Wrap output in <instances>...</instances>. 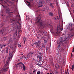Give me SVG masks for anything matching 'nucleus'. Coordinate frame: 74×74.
Wrapping results in <instances>:
<instances>
[{"label":"nucleus","instance_id":"13d9d810","mask_svg":"<svg viewBox=\"0 0 74 74\" xmlns=\"http://www.w3.org/2000/svg\"><path fill=\"white\" fill-rule=\"evenodd\" d=\"M55 19H56V18H55Z\"/></svg>","mask_w":74,"mask_h":74},{"label":"nucleus","instance_id":"b1692460","mask_svg":"<svg viewBox=\"0 0 74 74\" xmlns=\"http://www.w3.org/2000/svg\"><path fill=\"white\" fill-rule=\"evenodd\" d=\"M37 65H38V66H41V65H42V64H39L38 63H37Z\"/></svg>","mask_w":74,"mask_h":74},{"label":"nucleus","instance_id":"412c9836","mask_svg":"<svg viewBox=\"0 0 74 74\" xmlns=\"http://www.w3.org/2000/svg\"><path fill=\"white\" fill-rule=\"evenodd\" d=\"M74 34H73V35H71V36H70V37H69V36H68V37H69V39L70 38H72V37H73V36H74Z\"/></svg>","mask_w":74,"mask_h":74},{"label":"nucleus","instance_id":"f3484780","mask_svg":"<svg viewBox=\"0 0 74 74\" xmlns=\"http://www.w3.org/2000/svg\"><path fill=\"white\" fill-rule=\"evenodd\" d=\"M11 42H12V40L11 39H10L8 41V43L9 44H10Z\"/></svg>","mask_w":74,"mask_h":74},{"label":"nucleus","instance_id":"37998d69","mask_svg":"<svg viewBox=\"0 0 74 74\" xmlns=\"http://www.w3.org/2000/svg\"><path fill=\"white\" fill-rule=\"evenodd\" d=\"M28 5L29 6H30V3L28 4Z\"/></svg>","mask_w":74,"mask_h":74},{"label":"nucleus","instance_id":"bf43d9fd","mask_svg":"<svg viewBox=\"0 0 74 74\" xmlns=\"http://www.w3.org/2000/svg\"><path fill=\"white\" fill-rule=\"evenodd\" d=\"M51 26H52V25H51Z\"/></svg>","mask_w":74,"mask_h":74},{"label":"nucleus","instance_id":"680f3d73","mask_svg":"<svg viewBox=\"0 0 74 74\" xmlns=\"http://www.w3.org/2000/svg\"><path fill=\"white\" fill-rule=\"evenodd\" d=\"M31 23H32V22H31Z\"/></svg>","mask_w":74,"mask_h":74},{"label":"nucleus","instance_id":"9d476101","mask_svg":"<svg viewBox=\"0 0 74 74\" xmlns=\"http://www.w3.org/2000/svg\"><path fill=\"white\" fill-rule=\"evenodd\" d=\"M33 53H29V54H28L27 56H26L25 57V59H28L29 58H30L32 57L33 56Z\"/></svg>","mask_w":74,"mask_h":74},{"label":"nucleus","instance_id":"2eb2a0df","mask_svg":"<svg viewBox=\"0 0 74 74\" xmlns=\"http://www.w3.org/2000/svg\"><path fill=\"white\" fill-rule=\"evenodd\" d=\"M19 20L20 21H21V20H20V19H18V20H17L16 21V22L17 23H18V25H21V24H20V23H19Z\"/></svg>","mask_w":74,"mask_h":74},{"label":"nucleus","instance_id":"5fc2aeb1","mask_svg":"<svg viewBox=\"0 0 74 74\" xmlns=\"http://www.w3.org/2000/svg\"><path fill=\"white\" fill-rule=\"evenodd\" d=\"M56 73H58V72H57Z\"/></svg>","mask_w":74,"mask_h":74},{"label":"nucleus","instance_id":"6ab92c4d","mask_svg":"<svg viewBox=\"0 0 74 74\" xmlns=\"http://www.w3.org/2000/svg\"><path fill=\"white\" fill-rule=\"evenodd\" d=\"M49 14L50 15V16H53V14L52 12H49Z\"/></svg>","mask_w":74,"mask_h":74},{"label":"nucleus","instance_id":"dca6fc26","mask_svg":"<svg viewBox=\"0 0 74 74\" xmlns=\"http://www.w3.org/2000/svg\"><path fill=\"white\" fill-rule=\"evenodd\" d=\"M50 6H51V7L52 8H53L54 6H53V3H51L50 4Z\"/></svg>","mask_w":74,"mask_h":74},{"label":"nucleus","instance_id":"49530a36","mask_svg":"<svg viewBox=\"0 0 74 74\" xmlns=\"http://www.w3.org/2000/svg\"><path fill=\"white\" fill-rule=\"evenodd\" d=\"M55 67L56 68V69H58V67L56 66H55Z\"/></svg>","mask_w":74,"mask_h":74},{"label":"nucleus","instance_id":"6e6552de","mask_svg":"<svg viewBox=\"0 0 74 74\" xmlns=\"http://www.w3.org/2000/svg\"><path fill=\"white\" fill-rule=\"evenodd\" d=\"M40 40H38V42H35V43L33 44L31 46H35V45H36V47H39L40 45Z\"/></svg>","mask_w":74,"mask_h":74},{"label":"nucleus","instance_id":"cd10ccee","mask_svg":"<svg viewBox=\"0 0 74 74\" xmlns=\"http://www.w3.org/2000/svg\"><path fill=\"white\" fill-rule=\"evenodd\" d=\"M44 29H43V30H42V34H44V31H43Z\"/></svg>","mask_w":74,"mask_h":74},{"label":"nucleus","instance_id":"6e6d98bb","mask_svg":"<svg viewBox=\"0 0 74 74\" xmlns=\"http://www.w3.org/2000/svg\"><path fill=\"white\" fill-rule=\"evenodd\" d=\"M3 25H4L3 24H2V26H3Z\"/></svg>","mask_w":74,"mask_h":74},{"label":"nucleus","instance_id":"393cba45","mask_svg":"<svg viewBox=\"0 0 74 74\" xmlns=\"http://www.w3.org/2000/svg\"><path fill=\"white\" fill-rule=\"evenodd\" d=\"M6 53H8V48L7 47H6Z\"/></svg>","mask_w":74,"mask_h":74},{"label":"nucleus","instance_id":"ea45409f","mask_svg":"<svg viewBox=\"0 0 74 74\" xmlns=\"http://www.w3.org/2000/svg\"><path fill=\"white\" fill-rule=\"evenodd\" d=\"M7 55H6L5 57V59H6V58H7Z\"/></svg>","mask_w":74,"mask_h":74},{"label":"nucleus","instance_id":"bb28decb","mask_svg":"<svg viewBox=\"0 0 74 74\" xmlns=\"http://www.w3.org/2000/svg\"><path fill=\"white\" fill-rule=\"evenodd\" d=\"M6 60V59H5L3 60V63H5V60Z\"/></svg>","mask_w":74,"mask_h":74},{"label":"nucleus","instance_id":"a211bd4d","mask_svg":"<svg viewBox=\"0 0 74 74\" xmlns=\"http://www.w3.org/2000/svg\"><path fill=\"white\" fill-rule=\"evenodd\" d=\"M74 64H73L71 66V69L72 71H73V70H74Z\"/></svg>","mask_w":74,"mask_h":74},{"label":"nucleus","instance_id":"c85d7f7f","mask_svg":"<svg viewBox=\"0 0 74 74\" xmlns=\"http://www.w3.org/2000/svg\"><path fill=\"white\" fill-rule=\"evenodd\" d=\"M47 42V40L46 39H45L44 40V42H45V43H46Z\"/></svg>","mask_w":74,"mask_h":74},{"label":"nucleus","instance_id":"a18cd8bd","mask_svg":"<svg viewBox=\"0 0 74 74\" xmlns=\"http://www.w3.org/2000/svg\"><path fill=\"white\" fill-rule=\"evenodd\" d=\"M42 5H41V6H39V7H42Z\"/></svg>","mask_w":74,"mask_h":74},{"label":"nucleus","instance_id":"473e14b6","mask_svg":"<svg viewBox=\"0 0 74 74\" xmlns=\"http://www.w3.org/2000/svg\"><path fill=\"white\" fill-rule=\"evenodd\" d=\"M24 43H25V42H26V39L25 38H24Z\"/></svg>","mask_w":74,"mask_h":74},{"label":"nucleus","instance_id":"72a5a7b5","mask_svg":"<svg viewBox=\"0 0 74 74\" xmlns=\"http://www.w3.org/2000/svg\"><path fill=\"white\" fill-rule=\"evenodd\" d=\"M36 69H34L33 71V73H34V72H36Z\"/></svg>","mask_w":74,"mask_h":74},{"label":"nucleus","instance_id":"4be33fe9","mask_svg":"<svg viewBox=\"0 0 74 74\" xmlns=\"http://www.w3.org/2000/svg\"><path fill=\"white\" fill-rule=\"evenodd\" d=\"M17 46L18 47H21V43H18Z\"/></svg>","mask_w":74,"mask_h":74},{"label":"nucleus","instance_id":"8fccbe9b","mask_svg":"<svg viewBox=\"0 0 74 74\" xmlns=\"http://www.w3.org/2000/svg\"><path fill=\"white\" fill-rule=\"evenodd\" d=\"M67 5L68 7H69V4H68Z\"/></svg>","mask_w":74,"mask_h":74},{"label":"nucleus","instance_id":"f8f14e48","mask_svg":"<svg viewBox=\"0 0 74 74\" xmlns=\"http://www.w3.org/2000/svg\"><path fill=\"white\" fill-rule=\"evenodd\" d=\"M12 52H14L15 51H16V47H12Z\"/></svg>","mask_w":74,"mask_h":74},{"label":"nucleus","instance_id":"09e8293b","mask_svg":"<svg viewBox=\"0 0 74 74\" xmlns=\"http://www.w3.org/2000/svg\"><path fill=\"white\" fill-rule=\"evenodd\" d=\"M19 27H21V25L19 26Z\"/></svg>","mask_w":74,"mask_h":74},{"label":"nucleus","instance_id":"79ce46f5","mask_svg":"<svg viewBox=\"0 0 74 74\" xmlns=\"http://www.w3.org/2000/svg\"><path fill=\"white\" fill-rule=\"evenodd\" d=\"M27 3H28V4L30 3V2H28V1H27Z\"/></svg>","mask_w":74,"mask_h":74},{"label":"nucleus","instance_id":"de8ad7c7","mask_svg":"<svg viewBox=\"0 0 74 74\" xmlns=\"http://www.w3.org/2000/svg\"><path fill=\"white\" fill-rule=\"evenodd\" d=\"M0 1H3V0H0Z\"/></svg>","mask_w":74,"mask_h":74},{"label":"nucleus","instance_id":"052dcab7","mask_svg":"<svg viewBox=\"0 0 74 74\" xmlns=\"http://www.w3.org/2000/svg\"><path fill=\"white\" fill-rule=\"evenodd\" d=\"M50 74H52V73H51H51H50Z\"/></svg>","mask_w":74,"mask_h":74},{"label":"nucleus","instance_id":"f03ea898","mask_svg":"<svg viewBox=\"0 0 74 74\" xmlns=\"http://www.w3.org/2000/svg\"><path fill=\"white\" fill-rule=\"evenodd\" d=\"M69 39H70V38L68 37L67 38H65L64 39L63 41V38H60V41L57 42V44H58L59 45H58V47H60L62 44H66L68 41L69 40Z\"/></svg>","mask_w":74,"mask_h":74},{"label":"nucleus","instance_id":"423d86ee","mask_svg":"<svg viewBox=\"0 0 74 74\" xmlns=\"http://www.w3.org/2000/svg\"><path fill=\"white\" fill-rule=\"evenodd\" d=\"M17 65H19V67L20 69H22V68H23V70L24 71H25V65H24L22 62H20L19 63H18Z\"/></svg>","mask_w":74,"mask_h":74},{"label":"nucleus","instance_id":"2f4dec72","mask_svg":"<svg viewBox=\"0 0 74 74\" xmlns=\"http://www.w3.org/2000/svg\"><path fill=\"white\" fill-rule=\"evenodd\" d=\"M40 73H41V72L40 71H38L37 72V74H40Z\"/></svg>","mask_w":74,"mask_h":74},{"label":"nucleus","instance_id":"c756f323","mask_svg":"<svg viewBox=\"0 0 74 74\" xmlns=\"http://www.w3.org/2000/svg\"><path fill=\"white\" fill-rule=\"evenodd\" d=\"M57 54H59V50H57Z\"/></svg>","mask_w":74,"mask_h":74},{"label":"nucleus","instance_id":"5701e85b","mask_svg":"<svg viewBox=\"0 0 74 74\" xmlns=\"http://www.w3.org/2000/svg\"><path fill=\"white\" fill-rule=\"evenodd\" d=\"M10 22H15V20H10Z\"/></svg>","mask_w":74,"mask_h":74},{"label":"nucleus","instance_id":"4d7b16f0","mask_svg":"<svg viewBox=\"0 0 74 74\" xmlns=\"http://www.w3.org/2000/svg\"><path fill=\"white\" fill-rule=\"evenodd\" d=\"M71 56H72V53L71 54Z\"/></svg>","mask_w":74,"mask_h":74},{"label":"nucleus","instance_id":"ddd939ff","mask_svg":"<svg viewBox=\"0 0 74 74\" xmlns=\"http://www.w3.org/2000/svg\"><path fill=\"white\" fill-rule=\"evenodd\" d=\"M12 26L13 27H18V25H17V24L15 23H14L12 24Z\"/></svg>","mask_w":74,"mask_h":74},{"label":"nucleus","instance_id":"39448f33","mask_svg":"<svg viewBox=\"0 0 74 74\" xmlns=\"http://www.w3.org/2000/svg\"><path fill=\"white\" fill-rule=\"evenodd\" d=\"M38 53H39L38 54L37 58H39V61L40 62H41V59L43 56V54L41 52H40V50L38 51Z\"/></svg>","mask_w":74,"mask_h":74},{"label":"nucleus","instance_id":"603ef678","mask_svg":"<svg viewBox=\"0 0 74 74\" xmlns=\"http://www.w3.org/2000/svg\"><path fill=\"white\" fill-rule=\"evenodd\" d=\"M3 48V47H1V48Z\"/></svg>","mask_w":74,"mask_h":74},{"label":"nucleus","instance_id":"20e7f679","mask_svg":"<svg viewBox=\"0 0 74 74\" xmlns=\"http://www.w3.org/2000/svg\"><path fill=\"white\" fill-rule=\"evenodd\" d=\"M5 10L7 14H8V17H11L12 16V13L14 12V10H12V11L11 12V10H10V9L8 8L6 9Z\"/></svg>","mask_w":74,"mask_h":74},{"label":"nucleus","instance_id":"e2e57ef3","mask_svg":"<svg viewBox=\"0 0 74 74\" xmlns=\"http://www.w3.org/2000/svg\"><path fill=\"white\" fill-rule=\"evenodd\" d=\"M15 47H16V46H15Z\"/></svg>","mask_w":74,"mask_h":74},{"label":"nucleus","instance_id":"7c9ffc66","mask_svg":"<svg viewBox=\"0 0 74 74\" xmlns=\"http://www.w3.org/2000/svg\"><path fill=\"white\" fill-rule=\"evenodd\" d=\"M45 45H44V43H43L42 44V47H45Z\"/></svg>","mask_w":74,"mask_h":74},{"label":"nucleus","instance_id":"58836bf2","mask_svg":"<svg viewBox=\"0 0 74 74\" xmlns=\"http://www.w3.org/2000/svg\"><path fill=\"white\" fill-rule=\"evenodd\" d=\"M66 74H69V73L67 71L66 72Z\"/></svg>","mask_w":74,"mask_h":74},{"label":"nucleus","instance_id":"1a4fd4ad","mask_svg":"<svg viewBox=\"0 0 74 74\" xmlns=\"http://www.w3.org/2000/svg\"><path fill=\"white\" fill-rule=\"evenodd\" d=\"M8 28V27L6 26L5 28L3 29L1 31H0V34H6L5 33V30H7Z\"/></svg>","mask_w":74,"mask_h":74},{"label":"nucleus","instance_id":"9b49d317","mask_svg":"<svg viewBox=\"0 0 74 74\" xmlns=\"http://www.w3.org/2000/svg\"><path fill=\"white\" fill-rule=\"evenodd\" d=\"M58 49L59 50H61V51H62V52H63V51H64V49L63 48V47H58Z\"/></svg>","mask_w":74,"mask_h":74},{"label":"nucleus","instance_id":"f257e3e1","mask_svg":"<svg viewBox=\"0 0 74 74\" xmlns=\"http://www.w3.org/2000/svg\"><path fill=\"white\" fill-rule=\"evenodd\" d=\"M36 22L38 26L41 29H42L40 31V33H42V30L44 29V25H42L43 23H44V21L41 20V17L40 16H38L37 17Z\"/></svg>","mask_w":74,"mask_h":74},{"label":"nucleus","instance_id":"3c124183","mask_svg":"<svg viewBox=\"0 0 74 74\" xmlns=\"http://www.w3.org/2000/svg\"><path fill=\"white\" fill-rule=\"evenodd\" d=\"M2 5V6H3L4 8V5Z\"/></svg>","mask_w":74,"mask_h":74},{"label":"nucleus","instance_id":"c9c22d12","mask_svg":"<svg viewBox=\"0 0 74 74\" xmlns=\"http://www.w3.org/2000/svg\"><path fill=\"white\" fill-rule=\"evenodd\" d=\"M70 31H71L72 30H73V29L71 28H70Z\"/></svg>","mask_w":74,"mask_h":74},{"label":"nucleus","instance_id":"7ed1b4c3","mask_svg":"<svg viewBox=\"0 0 74 74\" xmlns=\"http://www.w3.org/2000/svg\"><path fill=\"white\" fill-rule=\"evenodd\" d=\"M12 54L10 53L9 54V57L8 58V59L7 60L6 64L4 66V67L2 69V70L4 71H7V69H8V67H6V66L8 64V62H10V59H11L12 58Z\"/></svg>","mask_w":74,"mask_h":74},{"label":"nucleus","instance_id":"e433bc0d","mask_svg":"<svg viewBox=\"0 0 74 74\" xmlns=\"http://www.w3.org/2000/svg\"><path fill=\"white\" fill-rule=\"evenodd\" d=\"M3 1L5 3V4H7V2H6L5 1Z\"/></svg>","mask_w":74,"mask_h":74},{"label":"nucleus","instance_id":"0eeeda50","mask_svg":"<svg viewBox=\"0 0 74 74\" xmlns=\"http://www.w3.org/2000/svg\"><path fill=\"white\" fill-rule=\"evenodd\" d=\"M62 27H63V25H62V27H60V25H59V27L57 26V34H58L60 33V31H62V30H63Z\"/></svg>","mask_w":74,"mask_h":74},{"label":"nucleus","instance_id":"f704fd0d","mask_svg":"<svg viewBox=\"0 0 74 74\" xmlns=\"http://www.w3.org/2000/svg\"><path fill=\"white\" fill-rule=\"evenodd\" d=\"M5 38H6V37H5L3 38V39L4 40H6V39Z\"/></svg>","mask_w":74,"mask_h":74},{"label":"nucleus","instance_id":"864d4df0","mask_svg":"<svg viewBox=\"0 0 74 74\" xmlns=\"http://www.w3.org/2000/svg\"><path fill=\"white\" fill-rule=\"evenodd\" d=\"M47 74H49V73H47Z\"/></svg>","mask_w":74,"mask_h":74},{"label":"nucleus","instance_id":"a19ab883","mask_svg":"<svg viewBox=\"0 0 74 74\" xmlns=\"http://www.w3.org/2000/svg\"><path fill=\"white\" fill-rule=\"evenodd\" d=\"M57 16V19H59V18H58V16Z\"/></svg>","mask_w":74,"mask_h":74},{"label":"nucleus","instance_id":"0e129e2a","mask_svg":"<svg viewBox=\"0 0 74 74\" xmlns=\"http://www.w3.org/2000/svg\"><path fill=\"white\" fill-rule=\"evenodd\" d=\"M30 74H32V73H30Z\"/></svg>","mask_w":74,"mask_h":74},{"label":"nucleus","instance_id":"4468645a","mask_svg":"<svg viewBox=\"0 0 74 74\" xmlns=\"http://www.w3.org/2000/svg\"><path fill=\"white\" fill-rule=\"evenodd\" d=\"M72 27V23H70L69 24V25L68 26V28H69V29H71Z\"/></svg>","mask_w":74,"mask_h":74},{"label":"nucleus","instance_id":"4c0bfd02","mask_svg":"<svg viewBox=\"0 0 74 74\" xmlns=\"http://www.w3.org/2000/svg\"><path fill=\"white\" fill-rule=\"evenodd\" d=\"M40 4L41 5L42 4V2H40Z\"/></svg>","mask_w":74,"mask_h":74},{"label":"nucleus","instance_id":"a878e982","mask_svg":"<svg viewBox=\"0 0 74 74\" xmlns=\"http://www.w3.org/2000/svg\"><path fill=\"white\" fill-rule=\"evenodd\" d=\"M3 71H3V70H2V71H0V74H3Z\"/></svg>","mask_w":74,"mask_h":74},{"label":"nucleus","instance_id":"aec40b11","mask_svg":"<svg viewBox=\"0 0 74 74\" xmlns=\"http://www.w3.org/2000/svg\"><path fill=\"white\" fill-rule=\"evenodd\" d=\"M5 46H7V45H1V44H0V46H1V47H5Z\"/></svg>","mask_w":74,"mask_h":74},{"label":"nucleus","instance_id":"c03bdc74","mask_svg":"<svg viewBox=\"0 0 74 74\" xmlns=\"http://www.w3.org/2000/svg\"><path fill=\"white\" fill-rule=\"evenodd\" d=\"M45 70H48V69H47V68H45Z\"/></svg>","mask_w":74,"mask_h":74}]
</instances>
